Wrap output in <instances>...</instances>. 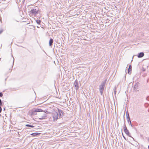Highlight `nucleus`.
Wrapping results in <instances>:
<instances>
[{
    "mask_svg": "<svg viewBox=\"0 0 149 149\" xmlns=\"http://www.w3.org/2000/svg\"><path fill=\"white\" fill-rule=\"evenodd\" d=\"M107 80V79H105L104 81H102L101 84L99 86V90L101 95L102 94Z\"/></svg>",
    "mask_w": 149,
    "mask_h": 149,
    "instance_id": "1",
    "label": "nucleus"
},
{
    "mask_svg": "<svg viewBox=\"0 0 149 149\" xmlns=\"http://www.w3.org/2000/svg\"><path fill=\"white\" fill-rule=\"evenodd\" d=\"M123 128L124 129V130L125 133L129 136L131 137L133 139H134V138L131 136L130 134L129 130H127V127L126 126V125L125 124V123L124 124Z\"/></svg>",
    "mask_w": 149,
    "mask_h": 149,
    "instance_id": "2",
    "label": "nucleus"
},
{
    "mask_svg": "<svg viewBox=\"0 0 149 149\" xmlns=\"http://www.w3.org/2000/svg\"><path fill=\"white\" fill-rule=\"evenodd\" d=\"M52 117L53 119V121H56L58 118V113L55 111L52 114Z\"/></svg>",
    "mask_w": 149,
    "mask_h": 149,
    "instance_id": "3",
    "label": "nucleus"
},
{
    "mask_svg": "<svg viewBox=\"0 0 149 149\" xmlns=\"http://www.w3.org/2000/svg\"><path fill=\"white\" fill-rule=\"evenodd\" d=\"M39 11L38 9L36 8H34L31 9L30 11V13L31 14L37 15L39 13Z\"/></svg>",
    "mask_w": 149,
    "mask_h": 149,
    "instance_id": "4",
    "label": "nucleus"
},
{
    "mask_svg": "<svg viewBox=\"0 0 149 149\" xmlns=\"http://www.w3.org/2000/svg\"><path fill=\"white\" fill-rule=\"evenodd\" d=\"M47 116V115L46 114L45 112L44 113H43V114L42 115H41L40 116V118L39 119L40 120L45 119Z\"/></svg>",
    "mask_w": 149,
    "mask_h": 149,
    "instance_id": "5",
    "label": "nucleus"
},
{
    "mask_svg": "<svg viewBox=\"0 0 149 149\" xmlns=\"http://www.w3.org/2000/svg\"><path fill=\"white\" fill-rule=\"evenodd\" d=\"M58 111L59 114V118H61L64 115V112L62 110H60L59 109H58Z\"/></svg>",
    "mask_w": 149,
    "mask_h": 149,
    "instance_id": "6",
    "label": "nucleus"
},
{
    "mask_svg": "<svg viewBox=\"0 0 149 149\" xmlns=\"http://www.w3.org/2000/svg\"><path fill=\"white\" fill-rule=\"evenodd\" d=\"M74 85L76 88L75 89L77 90V89H78L79 87L78 82L77 81V80H76L74 82Z\"/></svg>",
    "mask_w": 149,
    "mask_h": 149,
    "instance_id": "7",
    "label": "nucleus"
},
{
    "mask_svg": "<svg viewBox=\"0 0 149 149\" xmlns=\"http://www.w3.org/2000/svg\"><path fill=\"white\" fill-rule=\"evenodd\" d=\"M144 55V53L143 52H140L138 54V58H141Z\"/></svg>",
    "mask_w": 149,
    "mask_h": 149,
    "instance_id": "8",
    "label": "nucleus"
},
{
    "mask_svg": "<svg viewBox=\"0 0 149 149\" xmlns=\"http://www.w3.org/2000/svg\"><path fill=\"white\" fill-rule=\"evenodd\" d=\"M126 116L127 118V120L128 122H129V121H130V117L128 112V111L126 112Z\"/></svg>",
    "mask_w": 149,
    "mask_h": 149,
    "instance_id": "9",
    "label": "nucleus"
},
{
    "mask_svg": "<svg viewBox=\"0 0 149 149\" xmlns=\"http://www.w3.org/2000/svg\"><path fill=\"white\" fill-rule=\"evenodd\" d=\"M132 71V65H129V68L128 69V73L129 74H130L131 73Z\"/></svg>",
    "mask_w": 149,
    "mask_h": 149,
    "instance_id": "10",
    "label": "nucleus"
},
{
    "mask_svg": "<svg viewBox=\"0 0 149 149\" xmlns=\"http://www.w3.org/2000/svg\"><path fill=\"white\" fill-rule=\"evenodd\" d=\"M54 40L52 38H51L49 40V45L50 46H51L53 44Z\"/></svg>",
    "mask_w": 149,
    "mask_h": 149,
    "instance_id": "11",
    "label": "nucleus"
},
{
    "mask_svg": "<svg viewBox=\"0 0 149 149\" xmlns=\"http://www.w3.org/2000/svg\"><path fill=\"white\" fill-rule=\"evenodd\" d=\"M138 83V82L136 83L134 86V90L135 91H136L138 88V84H137Z\"/></svg>",
    "mask_w": 149,
    "mask_h": 149,
    "instance_id": "12",
    "label": "nucleus"
},
{
    "mask_svg": "<svg viewBox=\"0 0 149 149\" xmlns=\"http://www.w3.org/2000/svg\"><path fill=\"white\" fill-rule=\"evenodd\" d=\"M40 134V133L34 132V133H32L31 134V135L32 136H37L38 135Z\"/></svg>",
    "mask_w": 149,
    "mask_h": 149,
    "instance_id": "13",
    "label": "nucleus"
},
{
    "mask_svg": "<svg viewBox=\"0 0 149 149\" xmlns=\"http://www.w3.org/2000/svg\"><path fill=\"white\" fill-rule=\"evenodd\" d=\"M35 110V111L37 112H42L43 111V110L41 109H34Z\"/></svg>",
    "mask_w": 149,
    "mask_h": 149,
    "instance_id": "14",
    "label": "nucleus"
},
{
    "mask_svg": "<svg viewBox=\"0 0 149 149\" xmlns=\"http://www.w3.org/2000/svg\"><path fill=\"white\" fill-rule=\"evenodd\" d=\"M31 114L32 115H34L36 114V112L35 111L34 109L32 111Z\"/></svg>",
    "mask_w": 149,
    "mask_h": 149,
    "instance_id": "15",
    "label": "nucleus"
},
{
    "mask_svg": "<svg viewBox=\"0 0 149 149\" xmlns=\"http://www.w3.org/2000/svg\"><path fill=\"white\" fill-rule=\"evenodd\" d=\"M26 127H30L31 128H33V127H34V126H33V125H29V124H26Z\"/></svg>",
    "mask_w": 149,
    "mask_h": 149,
    "instance_id": "16",
    "label": "nucleus"
},
{
    "mask_svg": "<svg viewBox=\"0 0 149 149\" xmlns=\"http://www.w3.org/2000/svg\"><path fill=\"white\" fill-rule=\"evenodd\" d=\"M36 22L37 24H40L41 22V21L40 20H37Z\"/></svg>",
    "mask_w": 149,
    "mask_h": 149,
    "instance_id": "17",
    "label": "nucleus"
},
{
    "mask_svg": "<svg viewBox=\"0 0 149 149\" xmlns=\"http://www.w3.org/2000/svg\"><path fill=\"white\" fill-rule=\"evenodd\" d=\"M113 90H114V94L115 95H116V87H115L113 89Z\"/></svg>",
    "mask_w": 149,
    "mask_h": 149,
    "instance_id": "18",
    "label": "nucleus"
},
{
    "mask_svg": "<svg viewBox=\"0 0 149 149\" xmlns=\"http://www.w3.org/2000/svg\"><path fill=\"white\" fill-rule=\"evenodd\" d=\"M128 123H129V125H131V127H132L133 126V125L132 123L131 122V120H130V121H129V122H128Z\"/></svg>",
    "mask_w": 149,
    "mask_h": 149,
    "instance_id": "19",
    "label": "nucleus"
},
{
    "mask_svg": "<svg viewBox=\"0 0 149 149\" xmlns=\"http://www.w3.org/2000/svg\"><path fill=\"white\" fill-rule=\"evenodd\" d=\"M122 134L123 137L124 139L126 140H127V139L124 136V135H123V132H122Z\"/></svg>",
    "mask_w": 149,
    "mask_h": 149,
    "instance_id": "20",
    "label": "nucleus"
},
{
    "mask_svg": "<svg viewBox=\"0 0 149 149\" xmlns=\"http://www.w3.org/2000/svg\"><path fill=\"white\" fill-rule=\"evenodd\" d=\"M2 104V102L1 100L0 99V106H1Z\"/></svg>",
    "mask_w": 149,
    "mask_h": 149,
    "instance_id": "21",
    "label": "nucleus"
},
{
    "mask_svg": "<svg viewBox=\"0 0 149 149\" xmlns=\"http://www.w3.org/2000/svg\"><path fill=\"white\" fill-rule=\"evenodd\" d=\"M3 95V93L1 92H0V97H2Z\"/></svg>",
    "mask_w": 149,
    "mask_h": 149,
    "instance_id": "22",
    "label": "nucleus"
},
{
    "mask_svg": "<svg viewBox=\"0 0 149 149\" xmlns=\"http://www.w3.org/2000/svg\"><path fill=\"white\" fill-rule=\"evenodd\" d=\"M2 111V108L1 107H0V113H1Z\"/></svg>",
    "mask_w": 149,
    "mask_h": 149,
    "instance_id": "23",
    "label": "nucleus"
},
{
    "mask_svg": "<svg viewBox=\"0 0 149 149\" xmlns=\"http://www.w3.org/2000/svg\"><path fill=\"white\" fill-rule=\"evenodd\" d=\"M14 61V58H13V65H12V68L13 67V65Z\"/></svg>",
    "mask_w": 149,
    "mask_h": 149,
    "instance_id": "24",
    "label": "nucleus"
},
{
    "mask_svg": "<svg viewBox=\"0 0 149 149\" xmlns=\"http://www.w3.org/2000/svg\"><path fill=\"white\" fill-rule=\"evenodd\" d=\"M3 32V31L1 30L0 31V34H1L2 33V32Z\"/></svg>",
    "mask_w": 149,
    "mask_h": 149,
    "instance_id": "25",
    "label": "nucleus"
},
{
    "mask_svg": "<svg viewBox=\"0 0 149 149\" xmlns=\"http://www.w3.org/2000/svg\"><path fill=\"white\" fill-rule=\"evenodd\" d=\"M148 149H149V146H148Z\"/></svg>",
    "mask_w": 149,
    "mask_h": 149,
    "instance_id": "26",
    "label": "nucleus"
},
{
    "mask_svg": "<svg viewBox=\"0 0 149 149\" xmlns=\"http://www.w3.org/2000/svg\"><path fill=\"white\" fill-rule=\"evenodd\" d=\"M148 80H147V82H148Z\"/></svg>",
    "mask_w": 149,
    "mask_h": 149,
    "instance_id": "27",
    "label": "nucleus"
},
{
    "mask_svg": "<svg viewBox=\"0 0 149 149\" xmlns=\"http://www.w3.org/2000/svg\"><path fill=\"white\" fill-rule=\"evenodd\" d=\"M5 110V108H4V110Z\"/></svg>",
    "mask_w": 149,
    "mask_h": 149,
    "instance_id": "28",
    "label": "nucleus"
}]
</instances>
